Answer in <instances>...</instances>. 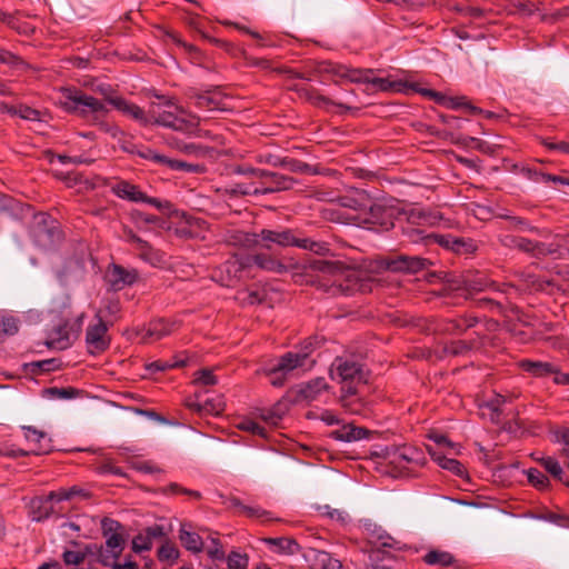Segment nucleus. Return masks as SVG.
Returning a JSON list of instances; mask_svg holds the SVG:
<instances>
[{
  "label": "nucleus",
  "instance_id": "1",
  "mask_svg": "<svg viewBox=\"0 0 569 569\" xmlns=\"http://www.w3.org/2000/svg\"><path fill=\"white\" fill-rule=\"evenodd\" d=\"M330 376L342 385L340 397L342 407L352 413H359L362 403L356 398L357 388L368 382L362 365L352 359L337 357L331 365Z\"/></svg>",
  "mask_w": 569,
  "mask_h": 569
},
{
  "label": "nucleus",
  "instance_id": "2",
  "mask_svg": "<svg viewBox=\"0 0 569 569\" xmlns=\"http://www.w3.org/2000/svg\"><path fill=\"white\" fill-rule=\"evenodd\" d=\"M311 73L315 76L328 74L335 83L346 80L352 83H371L382 91L391 88V82L388 79L373 78L372 69L352 68L328 60L313 62Z\"/></svg>",
  "mask_w": 569,
  "mask_h": 569
},
{
  "label": "nucleus",
  "instance_id": "3",
  "mask_svg": "<svg viewBox=\"0 0 569 569\" xmlns=\"http://www.w3.org/2000/svg\"><path fill=\"white\" fill-rule=\"evenodd\" d=\"M258 237V246L272 249L273 246L286 247H298L300 249L312 251L317 254H323L329 251L328 244L321 241H315L310 238H302L299 233L292 229H262Z\"/></svg>",
  "mask_w": 569,
  "mask_h": 569
},
{
  "label": "nucleus",
  "instance_id": "4",
  "mask_svg": "<svg viewBox=\"0 0 569 569\" xmlns=\"http://www.w3.org/2000/svg\"><path fill=\"white\" fill-rule=\"evenodd\" d=\"M61 108L68 113H74L88 121H99L102 119L108 109L94 97L86 94L77 88H62Z\"/></svg>",
  "mask_w": 569,
  "mask_h": 569
},
{
  "label": "nucleus",
  "instance_id": "5",
  "mask_svg": "<svg viewBox=\"0 0 569 569\" xmlns=\"http://www.w3.org/2000/svg\"><path fill=\"white\" fill-rule=\"evenodd\" d=\"M307 268L332 278L331 287L339 289L343 293L352 292L358 286L356 271L348 268L341 261L312 259L308 262Z\"/></svg>",
  "mask_w": 569,
  "mask_h": 569
},
{
  "label": "nucleus",
  "instance_id": "6",
  "mask_svg": "<svg viewBox=\"0 0 569 569\" xmlns=\"http://www.w3.org/2000/svg\"><path fill=\"white\" fill-rule=\"evenodd\" d=\"M30 237L37 247L47 250L62 240V231L57 220L48 213L39 212L33 216Z\"/></svg>",
  "mask_w": 569,
  "mask_h": 569
},
{
  "label": "nucleus",
  "instance_id": "7",
  "mask_svg": "<svg viewBox=\"0 0 569 569\" xmlns=\"http://www.w3.org/2000/svg\"><path fill=\"white\" fill-rule=\"evenodd\" d=\"M407 211L399 204L388 202H376L369 207L366 222L376 227L377 230L388 231L395 227L396 221H401Z\"/></svg>",
  "mask_w": 569,
  "mask_h": 569
},
{
  "label": "nucleus",
  "instance_id": "8",
  "mask_svg": "<svg viewBox=\"0 0 569 569\" xmlns=\"http://www.w3.org/2000/svg\"><path fill=\"white\" fill-rule=\"evenodd\" d=\"M431 264L429 259L402 253H392L378 260L379 268L391 272L417 273Z\"/></svg>",
  "mask_w": 569,
  "mask_h": 569
},
{
  "label": "nucleus",
  "instance_id": "9",
  "mask_svg": "<svg viewBox=\"0 0 569 569\" xmlns=\"http://www.w3.org/2000/svg\"><path fill=\"white\" fill-rule=\"evenodd\" d=\"M83 315L79 316L73 322L64 321L54 327L48 335L44 346L49 349L66 350L78 339L81 331Z\"/></svg>",
  "mask_w": 569,
  "mask_h": 569
},
{
  "label": "nucleus",
  "instance_id": "10",
  "mask_svg": "<svg viewBox=\"0 0 569 569\" xmlns=\"http://www.w3.org/2000/svg\"><path fill=\"white\" fill-rule=\"evenodd\" d=\"M98 322L89 325L86 330L87 351L92 356H98L107 351L111 343L108 335V326L103 319L97 315Z\"/></svg>",
  "mask_w": 569,
  "mask_h": 569
},
{
  "label": "nucleus",
  "instance_id": "11",
  "mask_svg": "<svg viewBox=\"0 0 569 569\" xmlns=\"http://www.w3.org/2000/svg\"><path fill=\"white\" fill-rule=\"evenodd\" d=\"M186 96L198 108H202L209 111L227 110L224 104L226 96L219 90L218 87H213L212 89L204 91H199L196 88H189L186 91Z\"/></svg>",
  "mask_w": 569,
  "mask_h": 569
},
{
  "label": "nucleus",
  "instance_id": "12",
  "mask_svg": "<svg viewBox=\"0 0 569 569\" xmlns=\"http://www.w3.org/2000/svg\"><path fill=\"white\" fill-rule=\"evenodd\" d=\"M403 219H406L407 226L401 227L402 233L410 242H430L429 233H426V230L419 228V226L430 222L431 216L429 213L423 210L412 209L407 211Z\"/></svg>",
  "mask_w": 569,
  "mask_h": 569
},
{
  "label": "nucleus",
  "instance_id": "13",
  "mask_svg": "<svg viewBox=\"0 0 569 569\" xmlns=\"http://www.w3.org/2000/svg\"><path fill=\"white\" fill-rule=\"evenodd\" d=\"M297 361L298 359L296 357L293 358L291 352H286L279 357L272 366L264 369L266 375L269 377L270 383L276 388L282 387L286 383L289 375L293 370L298 369Z\"/></svg>",
  "mask_w": 569,
  "mask_h": 569
},
{
  "label": "nucleus",
  "instance_id": "14",
  "mask_svg": "<svg viewBox=\"0 0 569 569\" xmlns=\"http://www.w3.org/2000/svg\"><path fill=\"white\" fill-rule=\"evenodd\" d=\"M24 431V437L29 445L31 446L30 450H19V456H28L32 455H47L52 451L51 439L48 435L41 430H38L33 427H22Z\"/></svg>",
  "mask_w": 569,
  "mask_h": 569
},
{
  "label": "nucleus",
  "instance_id": "15",
  "mask_svg": "<svg viewBox=\"0 0 569 569\" xmlns=\"http://www.w3.org/2000/svg\"><path fill=\"white\" fill-rule=\"evenodd\" d=\"M104 546L99 547V562L109 567L113 561H117L126 548L127 536L126 532L117 536L104 538Z\"/></svg>",
  "mask_w": 569,
  "mask_h": 569
},
{
  "label": "nucleus",
  "instance_id": "16",
  "mask_svg": "<svg viewBox=\"0 0 569 569\" xmlns=\"http://www.w3.org/2000/svg\"><path fill=\"white\" fill-rule=\"evenodd\" d=\"M479 322V318L469 313L460 315L456 318H440L438 330L440 335H463L468 329L473 328Z\"/></svg>",
  "mask_w": 569,
  "mask_h": 569
},
{
  "label": "nucleus",
  "instance_id": "17",
  "mask_svg": "<svg viewBox=\"0 0 569 569\" xmlns=\"http://www.w3.org/2000/svg\"><path fill=\"white\" fill-rule=\"evenodd\" d=\"M260 179L262 180V187L260 188L261 194L289 190L297 182L292 177L268 170H264V174H261Z\"/></svg>",
  "mask_w": 569,
  "mask_h": 569
},
{
  "label": "nucleus",
  "instance_id": "18",
  "mask_svg": "<svg viewBox=\"0 0 569 569\" xmlns=\"http://www.w3.org/2000/svg\"><path fill=\"white\" fill-rule=\"evenodd\" d=\"M106 277L114 290H121L126 286L133 284L138 280L139 273L136 269H126L120 264L113 263Z\"/></svg>",
  "mask_w": 569,
  "mask_h": 569
},
{
  "label": "nucleus",
  "instance_id": "19",
  "mask_svg": "<svg viewBox=\"0 0 569 569\" xmlns=\"http://www.w3.org/2000/svg\"><path fill=\"white\" fill-rule=\"evenodd\" d=\"M102 184L110 187L111 191L120 199L131 202H141L143 193L140 188L127 180L117 179L114 183H110V179L103 178Z\"/></svg>",
  "mask_w": 569,
  "mask_h": 569
},
{
  "label": "nucleus",
  "instance_id": "20",
  "mask_svg": "<svg viewBox=\"0 0 569 569\" xmlns=\"http://www.w3.org/2000/svg\"><path fill=\"white\" fill-rule=\"evenodd\" d=\"M249 260L250 259L233 256L231 259L222 263L220 271L221 273H226V277L221 278L224 286L231 287L236 284V282L241 278L242 271L247 267H250Z\"/></svg>",
  "mask_w": 569,
  "mask_h": 569
},
{
  "label": "nucleus",
  "instance_id": "21",
  "mask_svg": "<svg viewBox=\"0 0 569 569\" xmlns=\"http://www.w3.org/2000/svg\"><path fill=\"white\" fill-rule=\"evenodd\" d=\"M376 433V431L369 430L365 427H358L353 423H346L340 428L332 430L329 436L335 440L352 442L370 438Z\"/></svg>",
  "mask_w": 569,
  "mask_h": 569
},
{
  "label": "nucleus",
  "instance_id": "22",
  "mask_svg": "<svg viewBox=\"0 0 569 569\" xmlns=\"http://www.w3.org/2000/svg\"><path fill=\"white\" fill-rule=\"evenodd\" d=\"M329 388L326 379L322 377L315 378L306 383L299 386L293 400L296 402L300 401H313L316 400L322 391H326Z\"/></svg>",
  "mask_w": 569,
  "mask_h": 569
},
{
  "label": "nucleus",
  "instance_id": "23",
  "mask_svg": "<svg viewBox=\"0 0 569 569\" xmlns=\"http://www.w3.org/2000/svg\"><path fill=\"white\" fill-rule=\"evenodd\" d=\"M109 103L113 106L118 111L139 121L143 126L151 123V120L146 116L143 109H141L136 103L127 101L122 97L116 96L114 98H109Z\"/></svg>",
  "mask_w": 569,
  "mask_h": 569
},
{
  "label": "nucleus",
  "instance_id": "24",
  "mask_svg": "<svg viewBox=\"0 0 569 569\" xmlns=\"http://www.w3.org/2000/svg\"><path fill=\"white\" fill-rule=\"evenodd\" d=\"M326 342V339L323 336L313 335L305 339L300 347L299 351H290L291 356L293 358L296 357L298 359L297 367L302 368L307 365L309 357L313 351L321 348L323 343Z\"/></svg>",
  "mask_w": 569,
  "mask_h": 569
},
{
  "label": "nucleus",
  "instance_id": "25",
  "mask_svg": "<svg viewBox=\"0 0 569 569\" xmlns=\"http://www.w3.org/2000/svg\"><path fill=\"white\" fill-rule=\"evenodd\" d=\"M517 249L535 258L552 256L558 251L557 248L553 247L552 244H547L540 241H533L531 239L523 237H519Z\"/></svg>",
  "mask_w": 569,
  "mask_h": 569
},
{
  "label": "nucleus",
  "instance_id": "26",
  "mask_svg": "<svg viewBox=\"0 0 569 569\" xmlns=\"http://www.w3.org/2000/svg\"><path fill=\"white\" fill-rule=\"evenodd\" d=\"M367 569H393L395 556L387 549L370 547Z\"/></svg>",
  "mask_w": 569,
  "mask_h": 569
},
{
  "label": "nucleus",
  "instance_id": "27",
  "mask_svg": "<svg viewBox=\"0 0 569 569\" xmlns=\"http://www.w3.org/2000/svg\"><path fill=\"white\" fill-rule=\"evenodd\" d=\"M519 368L536 378H543L550 375H557L558 367L551 362L523 359L519 361Z\"/></svg>",
  "mask_w": 569,
  "mask_h": 569
},
{
  "label": "nucleus",
  "instance_id": "28",
  "mask_svg": "<svg viewBox=\"0 0 569 569\" xmlns=\"http://www.w3.org/2000/svg\"><path fill=\"white\" fill-rule=\"evenodd\" d=\"M295 89L298 92H300L301 94H303L307 98V100L310 101L316 107H323V106L331 104V106H337L342 111H352V110L358 111L359 110L358 108H352L345 103L335 102L330 98L320 94L319 91L315 88H301V89L295 88Z\"/></svg>",
  "mask_w": 569,
  "mask_h": 569
},
{
  "label": "nucleus",
  "instance_id": "29",
  "mask_svg": "<svg viewBox=\"0 0 569 569\" xmlns=\"http://www.w3.org/2000/svg\"><path fill=\"white\" fill-rule=\"evenodd\" d=\"M56 498H50V493L46 497H36L30 501L32 520L42 521L53 513L52 502Z\"/></svg>",
  "mask_w": 569,
  "mask_h": 569
},
{
  "label": "nucleus",
  "instance_id": "30",
  "mask_svg": "<svg viewBox=\"0 0 569 569\" xmlns=\"http://www.w3.org/2000/svg\"><path fill=\"white\" fill-rule=\"evenodd\" d=\"M246 258L250 259V266L254 264L262 270L276 273H283L287 271V267L280 260L267 253H258Z\"/></svg>",
  "mask_w": 569,
  "mask_h": 569
},
{
  "label": "nucleus",
  "instance_id": "31",
  "mask_svg": "<svg viewBox=\"0 0 569 569\" xmlns=\"http://www.w3.org/2000/svg\"><path fill=\"white\" fill-rule=\"evenodd\" d=\"M428 452L430 453L431 458L442 468L446 470L451 471L453 475L458 477H465L467 475L466 467L457 459L447 458L441 452L436 451L431 447H427Z\"/></svg>",
  "mask_w": 569,
  "mask_h": 569
},
{
  "label": "nucleus",
  "instance_id": "32",
  "mask_svg": "<svg viewBox=\"0 0 569 569\" xmlns=\"http://www.w3.org/2000/svg\"><path fill=\"white\" fill-rule=\"evenodd\" d=\"M188 527L190 528L191 525L182 523L179 530V539L182 546L193 553L201 552L203 549L202 538L199 533L189 530Z\"/></svg>",
  "mask_w": 569,
  "mask_h": 569
},
{
  "label": "nucleus",
  "instance_id": "33",
  "mask_svg": "<svg viewBox=\"0 0 569 569\" xmlns=\"http://www.w3.org/2000/svg\"><path fill=\"white\" fill-rule=\"evenodd\" d=\"M172 331V325L164 319L154 320L149 323L148 329L142 330L144 332L141 337V341L148 342L149 340H160L163 337L170 335Z\"/></svg>",
  "mask_w": 569,
  "mask_h": 569
},
{
  "label": "nucleus",
  "instance_id": "34",
  "mask_svg": "<svg viewBox=\"0 0 569 569\" xmlns=\"http://www.w3.org/2000/svg\"><path fill=\"white\" fill-rule=\"evenodd\" d=\"M501 218L509 221L510 228L513 230L529 231L541 238H549L551 236V231L549 229H540L538 227L531 226L526 219L521 217L503 214Z\"/></svg>",
  "mask_w": 569,
  "mask_h": 569
},
{
  "label": "nucleus",
  "instance_id": "35",
  "mask_svg": "<svg viewBox=\"0 0 569 569\" xmlns=\"http://www.w3.org/2000/svg\"><path fill=\"white\" fill-rule=\"evenodd\" d=\"M50 498H56L57 502L76 499L87 500L91 498V492L79 486H72L70 488H60L57 491H51Z\"/></svg>",
  "mask_w": 569,
  "mask_h": 569
},
{
  "label": "nucleus",
  "instance_id": "36",
  "mask_svg": "<svg viewBox=\"0 0 569 569\" xmlns=\"http://www.w3.org/2000/svg\"><path fill=\"white\" fill-rule=\"evenodd\" d=\"M439 120L446 124V129L437 131V136L440 138L450 139L452 142L459 136L455 133V131L462 128L463 119L452 116V114H439Z\"/></svg>",
  "mask_w": 569,
  "mask_h": 569
},
{
  "label": "nucleus",
  "instance_id": "37",
  "mask_svg": "<svg viewBox=\"0 0 569 569\" xmlns=\"http://www.w3.org/2000/svg\"><path fill=\"white\" fill-rule=\"evenodd\" d=\"M61 367L62 361L58 358L33 361L24 365L26 371L33 376L52 372L61 369Z\"/></svg>",
  "mask_w": 569,
  "mask_h": 569
},
{
  "label": "nucleus",
  "instance_id": "38",
  "mask_svg": "<svg viewBox=\"0 0 569 569\" xmlns=\"http://www.w3.org/2000/svg\"><path fill=\"white\" fill-rule=\"evenodd\" d=\"M263 542L269 546L277 547V550L284 555H296L301 550L300 545L293 538L278 537V538H263Z\"/></svg>",
  "mask_w": 569,
  "mask_h": 569
},
{
  "label": "nucleus",
  "instance_id": "39",
  "mask_svg": "<svg viewBox=\"0 0 569 569\" xmlns=\"http://www.w3.org/2000/svg\"><path fill=\"white\" fill-rule=\"evenodd\" d=\"M413 453H417V451L413 449L399 450V449L389 448V447L382 448L380 450V452H377V451L373 452L375 456L381 457L385 459H391L392 462H398L400 460H403L406 462L417 461L415 459V457L412 456Z\"/></svg>",
  "mask_w": 569,
  "mask_h": 569
},
{
  "label": "nucleus",
  "instance_id": "40",
  "mask_svg": "<svg viewBox=\"0 0 569 569\" xmlns=\"http://www.w3.org/2000/svg\"><path fill=\"white\" fill-rule=\"evenodd\" d=\"M423 561L429 566L448 567L455 561L453 556L443 550L432 549L423 556Z\"/></svg>",
  "mask_w": 569,
  "mask_h": 569
},
{
  "label": "nucleus",
  "instance_id": "41",
  "mask_svg": "<svg viewBox=\"0 0 569 569\" xmlns=\"http://www.w3.org/2000/svg\"><path fill=\"white\" fill-rule=\"evenodd\" d=\"M139 257L153 267H160L164 263L163 253L154 249L148 241H144L139 248Z\"/></svg>",
  "mask_w": 569,
  "mask_h": 569
},
{
  "label": "nucleus",
  "instance_id": "42",
  "mask_svg": "<svg viewBox=\"0 0 569 569\" xmlns=\"http://www.w3.org/2000/svg\"><path fill=\"white\" fill-rule=\"evenodd\" d=\"M313 569H342L341 562L327 551L312 550Z\"/></svg>",
  "mask_w": 569,
  "mask_h": 569
},
{
  "label": "nucleus",
  "instance_id": "43",
  "mask_svg": "<svg viewBox=\"0 0 569 569\" xmlns=\"http://www.w3.org/2000/svg\"><path fill=\"white\" fill-rule=\"evenodd\" d=\"M187 363V359H179L174 357L171 360H156L149 363H146L144 368L150 373L156 372H164L170 369L184 367Z\"/></svg>",
  "mask_w": 569,
  "mask_h": 569
},
{
  "label": "nucleus",
  "instance_id": "44",
  "mask_svg": "<svg viewBox=\"0 0 569 569\" xmlns=\"http://www.w3.org/2000/svg\"><path fill=\"white\" fill-rule=\"evenodd\" d=\"M0 63L10 67L13 70L22 71L30 69V64L20 56L0 47Z\"/></svg>",
  "mask_w": 569,
  "mask_h": 569
},
{
  "label": "nucleus",
  "instance_id": "45",
  "mask_svg": "<svg viewBox=\"0 0 569 569\" xmlns=\"http://www.w3.org/2000/svg\"><path fill=\"white\" fill-rule=\"evenodd\" d=\"M231 502H232V506L239 508L242 513H244L246 516H248L250 518H259V519H262L263 521L277 520L276 518L271 517V512L263 510L259 507L246 506L238 498H232Z\"/></svg>",
  "mask_w": 569,
  "mask_h": 569
},
{
  "label": "nucleus",
  "instance_id": "46",
  "mask_svg": "<svg viewBox=\"0 0 569 569\" xmlns=\"http://www.w3.org/2000/svg\"><path fill=\"white\" fill-rule=\"evenodd\" d=\"M228 242L246 248H251L258 246V237L257 233L234 231L229 236Z\"/></svg>",
  "mask_w": 569,
  "mask_h": 569
},
{
  "label": "nucleus",
  "instance_id": "47",
  "mask_svg": "<svg viewBox=\"0 0 569 569\" xmlns=\"http://www.w3.org/2000/svg\"><path fill=\"white\" fill-rule=\"evenodd\" d=\"M166 167L174 171H186L193 173L204 172V166L199 163H190L177 159L168 158Z\"/></svg>",
  "mask_w": 569,
  "mask_h": 569
},
{
  "label": "nucleus",
  "instance_id": "48",
  "mask_svg": "<svg viewBox=\"0 0 569 569\" xmlns=\"http://www.w3.org/2000/svg\"><path fill=\"white\" fill-rule=\"evenodd\" d=\"M0 22L6 23L9 28L16 30L20 34H31L34 32V28L29 23L19 22L13 14L3 12L0 17Z\"/></svg>",
  "mask_w": 569,
  "mask_h": 569
},
{
  "label": "nucleus",
  "instance_id": "49",
  "mask_svg": "<svg viewBox=\"0 0 569 569\" xmlns=\"http://www.w3.org/2000/svg\"><path fill=\"white\" fill-rule=\"evenodd\" d=\"M477 250V244L471 238L453 236L451 251L457 254H469Z\"/></svg>",
  "mask_w": 569,
  "mask_h": 569
},
{
  "label": "nucleus",
  "instance_id": "50",
  "mask_svg": "<svg viewBox=\"0 0 569 569\" xmlns=\"http://www.w3.org/2000/svg\"><path fill=\"white\" fill-rule=\"evenodd\" d=\"M475 343L467 340H455L443 348V352L450 356H462L472 350Z\"/></svg>",
  "mask_w": 569,
  "mask_h": 569
},
{
  "label": "nucleus",
  "instance_id": "51",
  "mask_svg": "<svg viewBox=\"0 0 569 569\" xmlns=\"http://www.w3.org/2000/svg\"><path fill=\"white\" fill-rule=\"evenodd\" d=\"M453 143L460 144L463 147H472L483 153L491 152V147L489 146V143H487L486 141H482L480 139L468 137V136L459 134V137L456 140H453Z\"/></svg>",
  "mask_w": 569,
  "mask_h": 569
},
{
  "label": "nucleus",
  "instance_id": "52",
  "mask_svg": "<svg viewBox=\"0 0 569 569\" xmlns=\"http://www.w3.org/2000/svg\"><path fill=\"white\" fill-rule=\"evenodd\" d=\"M124 526L119 522L118 520H114L109 517H104L101 520V533L103 538L110 537V536H117L124 533Z\"/></svg>",
  "mask_w": 569,
  "mask_h": 569
},
{
  "label": "nucleus",
  "instance_id": "53",
  "mask_svg": "<svg viewBox=\"0 0 569 569\" xmlns=\"http://www.w3.org/2000/svg\"><path fill=\"white\" fill-rule=\"evenodd\" d=\"M163 495H186L196 500H200L202 495L200 491L187 489L177 482H171L168 486L160 489Z\"/></svg>",
  "mask_w": 569,
  "mask_h": 569
},
{
  "label": "nucleus",
  "instance_id": "54",
  "mask_svg": "<svg viewBox=\"0 0 569 569\" xmlns=\"http://www.w3.org/2000/svg\"><path fill=\"white\" fill-rule=\"evenodd\" d=\"M356 196L340 197L339 201L342 207L359 210L365 206L367 193L365 191L356 190Z\"/></svg>",
  "mask_w": 569,
  "mask_h": 569
},
{
  "label": "nucleus",
  "instance_id": "55",
  "mask_svg": "<svg viewBox=\"0 0 569 569\" xmlns=\"http://www.w3.org/2000/svg\"><path fill=\"white\" fill-rule=\"evenodd\" d=\"M528 482L537 489L548 488L550 481L549 478L539 469L530 468L527 470Z\"/></svg>",
  "mask_w": 569,
  "mask_h": 569
},
{
  "label": "nucleus",
  "instance_id": "56",
  "mask_svg": "<svg viewBox=\"0 0 569 569\" xmlns=\"http://www.w3.org/2000/svg\"><path fill=\"white\" fill-rule=\"evenodd\" d=\"M137 156H139L142 159L149 160L160 167H166L168 160L167 156L161 154L149 147H143L140 148V150H137Z\"/></svg>",
  "mask_w": 569,
  "mask_h": 569
},
{
  "label": "nucleus",
  "instance_id": "57",
  "mask_svg": "<svg viewBox=\"0 0 569 569\" xmlns=\"http://www.w3.org/2000/svg\"><path fill=\"white\" fill-rule=\"evenodd\" d=\"M153 123L179 130L182 128L183 120L178 119L171 112H162L154 118Z\"/></svg>",
  "mask_w": 569,
  "mask_h": 569
},
{
  "label": "nucleus",
  "instance_id": "58",
  "mask_svg": "<svg viewBox=\"0 0 569 569\" xmlns=\"http://www.w3.org/2000/svg\"><path fill=\"white\" fill-rule=\"evenodd\" d=\"M47 395L59 399H72L79 396L80 390L73 387L58 388L51 387L44 390Z\"/></svg>",
  "mask_w": 569,
  "mask_h": 569
},
{
  "label": "nucleus",
  "instance_id": "59",
  "mask_svg": "<svg viewBox=\"0 0 569 569\" xmlns=\"http://www.w3.org/2000/svg\"><path fill=\"white\" fill-rule=\"evenodd\" d=\"M282 163H283L282 168L289 170L290 172H297V173L311 172L310 164L302 162L300 160L293 159V158L283 157Z\"/></svg>",
  "mask_w": 569,
  "mask_h": 569
},
{
  "label": "nucleus",
  "instance_id": "60",
  "mask_svg": "<svg viewBox=\"0 0 569 569\" xmlns=\"http://www.w3.org/2000/svg\"><path fill=\"white\" fill-rule=\"evenodd\" d=\"M541 466L556 479L563 482L562 468L559 462L552 457H546L540 459Z\"/></svg>",
  "mask_w": 569,
  "mask_h": 569
},
{
  "label": "nucleus",
  "instance_id": "61",
  "mask_svg": "<svg viewBox=\"0 0 569 569\" xmlns=\"http://www.w3.org/2000/svg\"><path fill=\"white\" fill-rule=\"evenodd\" d=\"M3 107L7 108L10 113L18 114L20 118L26 120H39L40 117V112L38 110L28 106H20L19 108H9L7 104H3Z\"/></svg>",
  "mask_w": 569,
  "mask_h": 569
},
{
  "label": "nucleus",
  "instance_id": "62",
  "mask_svg": "<svg viewBox=\"0 0 569 569\" xmlns=\"http://www.w3.org/2000/svg\"><path fill=\"white\" fill-rule=\"evenodd\" d=\"M439 322H440V318L432 317V318L419 319L416 326L423 333L440 335V331L438 330V326H440Z\"/></svg>",
  "mask_w": 569,
  "mask_h": 569
},
{
  "label": "nucleus",
  "instance_id": "63",
  "mask_svg": "<svg viewBox=\"0 0 569 569\" xmlns=\"http://www.w3.org/2000/svg\"><path fill=\"white\" fill-rule=\"evenodd\" d=\"M179 557V550L178 548L167 541L166 543H163L159 549H158V558L160 561H174L177 560Z\"/></svg>",
  "mask_w": 569,
  "mask_h": 569
},
{
  "label": "nucleus",
  "instance_id": "64",
  "mask_svg": "<svg viewBox=\"0 0 569 569\" xmlns=\"http://www.w3.org/2000/svg\"><path fill=\"white\" fill-rule=\"evenodd\" d=\"M249 558L246 553L231 551L228 556L227 563L229 569H247Z\"/></svg>",
  "mask_w": 569,
  "mask_h": 569
}]
</instances>
